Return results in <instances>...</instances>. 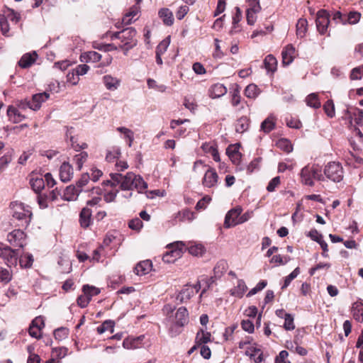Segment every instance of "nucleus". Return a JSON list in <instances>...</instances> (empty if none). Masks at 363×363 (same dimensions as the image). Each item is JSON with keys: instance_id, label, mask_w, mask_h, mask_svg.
Instances as JSON below:
<instances>
[{"instance_id": "nucleus-1", "label": "nucleus", "mask_w": 363, "mask_h": 363, "mask_svg": "<svg viewBox=\"0 0 363 363\" xmlns=\"http://www.w3.org/2000/svg\"><path fill=\"white\" fill-rule=\"evenodd\" d=\"M110 177L116 184H120L121 189L123 191L135 189L138 193H142L147 188V184L143 177L133 172H128L125 175L111 173Z\"/></svg>"}, {"instance_id": "nucleus-2", "label": "nucleus", "mask_w": 363, "mask_h": 363, "mask_svg": "<svg viewBox=\"0 0 363 363\" xmlns=\"http://www.w3.org/2000/svg\"><path fill=\"white\" fill-rule=\"evenodd\" d=\"M106 35L111 40L118 39L121 41L118 47L124 51L125 55L137 45L136 30L133 28H126L116 32L108 31Z\"/></svg>"}, {"instance_id": "nucleus-3", "label": "nucleus", "mask_w": 363, "mask_h": 363, "mask_svg": "<svg viewBox=\"0 0 363 363\" xmlns=\"http://www.w3.org/2000/svg\"><path fill=\"white\" fill-rule=\"evenodd\" d=\"M10 214L13 218L21 221L22 225H26L30 222L33 216L30 208L18 201L11 203Z\"/></svg>"}, {"instance_id": "nucleus-4", "label": "nucleus", "mask_w": 363, "mask_h": 363, "mask_svg": "<svg viewBox=\"0 0 363 363\" xmlns=\"http://www.w3.org/2000/svg\"><path fill=\"white\" fill-rule=\"evenodd\" d=\"M200 168H207L204 170L205 174L202 179L203 186L206 188L215 187L218 182V175L216 171L213 168L205 165L201 160H197L194 164L193 170L196 172L199 171Z\"/></svg>"}, {"instance_id": "nucleus-5", "label": "nucleus", "mask_w": 363, "mask_h": 363, "mask_svg": "<svg viewBox=\"0 0 363 363\" xmlns=\"http://www.w3.org/2000/svg\"><path fill=\"white\" fill-rule=\"evenodd\" d=\"M300 177L301 183L310 186L314 185V179L318 181L323 180L321 170L315 164H308L302 168L300 172Z\"/></svg>"}, {"instance_id": "nucleus-6", "label": "nucleus", "mask_w": 363, "mask_h": 363, "mask_svg": "<svg viewBox=\"0 0 363 363\" xmlns=\"http://www.w3.org/2000/svg\"><path fill=\"white\" fill-rule=\"evenodd\" d=\"M186 242L177 241L168 245L169 251L162 257L164 262H174L180 258L185 251Z\"/></svg>"}, {"instance_id": "nucleus-7", "label": "nucleus", "mask_w": 363, "mask_h": 363, "mask_svg": "<svg viewBox=\"0 0 363 363\" xmlns=\"http://www.w3.org/2000/svg\"><path fill=\"white\" fill-rule=\"evenodd\" d=\"M324 174L329 179L339 182L343 178V169L339 162H330L325 167Z\"/></svg>"}, {"instance_id": "nucleus-8", "label": "nucleus", "mask_w": 363, "mask_h": 363, "mask_svg": "<svg viewBox=\"0 0 363 363\" xmlns=\"http://www.w3.org/2000/svg\"><path fill=\"white\" fill-rule=\"evenodd\" d=\"M242 211V209L240 206L230 210L225 217L224 227L229 228L240 224V216Z\"/></svg>"}, {"instance_id": "nucleus-9", "label": "nucleus", "mask_w": 363, "mask_h": 363, "mask_svg": "<svg viewBox=\"0 0 363 363\" xmlns=\"http://www.w3.org/2000/svg\"><path fill=\"white\" fill-rule=\"evenodd\" d=\"M20 255L19 250H15L7 247H4L2 258L8 267H16L19 262Z\"/></svg>"}, {"instance_id": "nucleus-10", "label": "nucleus", "mask_w": 363, "mask_h": 363, "mask_svg": "<svg viewBox=\"0 0 363 363\" xmlns=\"http://www.w3.org/2000/svg\"><path fill=\"white\" fill-rule=\"evenodd\" d=\"M246 18L247 23H254L255 15L259 12L261 6L259 0H247Z\"/></svg>"}, {"instance_id": "nucleus-11", "label": "nucleus", "mask_w": 363, "mask_h": 363, "mask_svg": "<svg viewBox=\"0 0 363 363\" xmlns=\"http://www.w3.org/2000/svg\"><path fill=\"white\" fill-rule=\"evenodd\" d=\"M25 233L21 230H14L7 235V240L11 245L23 247L25 245Z\"/></svg>"}, {"instance_id": "nucleus-12", "label": "nucleus", "mask_w": 363, "mask_h": 363, "mask_svg": "<svg viewBox=\"0 0 363 363\" xmlns=\"http://www.w3.org/2000/svg\"><path fill=\"white\" fill-rule=\"evenodd\" d=\"M21 21V14L12 9L6 7L3 10L0 23L18 22Z\"/></svg>"}, {"instance_id": "nucleus-13", "label": "nucleus", "mask_w": 363, "mask_h": 363, "mask_svg": "<svg viewBox=\"0 0 363 363\" xmlns=\"http://www.w3.org/2000/svg\"><path fill=\"white\" fill-rule=\"evenodd\" d=\"M186 250L194 256H202L206 252L203 244L194 241L186 242L185 251Z\"/></svg>"}, {"instance_id": "nucleus-14", "label": "nucleus", "mask_w": 363, "mask_h": 363, "mask_svg": "<svg viewBox=\"0 0 363 363\" xmlns=\"http://www.w3.org/2000/svg\"><path fill=\"white\" fill-rule=\"evenodd\" d=\"M173 321L177 325L180 327L187 324L189 322V313L187 309L183 306L179 308L175 313Z\"/></svg>"}, {"instance_id": "nucleus-15", "label": "nucleus", "mask_w": 363, "mask_h": 363, "mask_svg": "<svg viewBox=\"0 0 363 363\" xmlns=\"http://www.w3.org/2000/svg\"><path fill=\"white\" fill-rule=\"evenodd\" d=\"M7 115L9 121L13 123H20L26 118L25 114L20 111L18 108H14L13 106L8 107Z\"/></svg>"}, {"instance_id": "nucleus-16", "label": "nucleus", "mask_w": 363, "mask_h": 363, "mask_svg": "<svg viewBox=\"0 0 363 363\" xmlns=\"http://www.w3.org/2000/svg\"><path fill=\"white\" fill-rule=\"evenodd\" d=\"M102 81L106 89L109 91L117 90L121 83V79L110 74L104 75L102 78Z\"/></svg>"}, {"instance_id": "nucleus-17", "label": "nucleus", "mask_w": 363, "mask_h": 363, "mask_svg": "<svg viewBox=\"0 0 363 363\" xmlns=\"http://www.w3.org/2000/svg\"><path fill=\"white\" fill-rule=\"evenodd\" d=\"M195 294V289L191 285L186 284L177 295V299L179 300L181 303H185Z\"/></svg>"}, {"instance_id": "nucleus-18", "label": "nucleus", "mask_w": 363, "mask_h": 363, "mask_svg": "<svg viewBox=\"0 0 363 363\" xmlns=\"http://www.w3.org/2000/svg\"><path fill=\"white\" fill-rule=\"evenodd\" d=\"M60 178L63 182H67L73 177V169L68 162H63L60 168Z\"/></svg>"}, {"instance_id": "nucleus-19", "label": "nucleus", "mask_w": 363, "mask_h": 363, "mask_svg": "<svg viewBox=\"0 0 363 363\" xmlns=\"http://www.w3.org/2000/svg\"><path fill=\"white\" fill-rule=\"evenodd\" d=\"M50 96V94L47 92H43L34 94L30 101V109L33 111L38 110L43 102H45Z\"/></svg>"}, {"instance_id": "nucleus-20", "label": "nucleus", "mask_w": 363, "mask_h": 363, "mask_svg": "<svg viewBox=\"0 0 363 363\" xmlns=\"http://www.w3.org/2000/svg\"><path fill=\"white\" fill-rule=\"evenodd\" d=\"M30 184L33 190L35 193L39 194L45 187V180L40 175L32 174L30 178Z\"/></svg>"}, {"instance_id": "nucleus-21", "label": "nucleus", "mask_w": 363, "mask_h": 363, "mask_svg": "<svg viewBox=\"0 0 363 363\" xmlns=\"http://www.w3.org/2000/svg\"><path fill=\"white\" fill-rule=\"evenodd\" d=\"M37 57L38 55L35 51L31 53H26L21 57L18 65L21 68H28L35 62Z\"/></svg>"}, {"instance_id": "nucleus-22", "label": "nucleus", "mask_w": 363, "mask_h": 363, "mask_svg": "<svg viewBox=\"0 0 363 363\" xmlns=\"http://www.w3.org/2000/svg\"><path fill=\"white\" fill-rule=\"evenodd\" d=\"M91 210L86 206L83 208L79 214L80 225L83 228H88L91 223Z\"/></svg>"}, {"instance_id": "nucleus-23", "label": "nucleus", "mask_w": 363, "mask_h": 363, "mask_svg": "<svg viewBox=\"0 0 363 363\" xmlns=\"http://www.w3.org/2000/svg\"><path fill=\"white\" fill-rule=\"evenodd\" d=\"M227 93L226 87L222 84H216L211 86L208 95L211 99L219 98Z\"/></svg>"}, {"instance_id": "nucleus-24", "label": "nucleus", "mask_w": 363, "mask_h": 363, "mask_svg": "<svg viewBox=\"0 0 363 363\" xmlns=\"http://www.w3.org/2000/svg\"><path fill=\"white\" fill-rule=\"evenodd\" d=\"M201 149L205 153L211 155L216 162L220 161V159L217 147L213 143H203Z\"/></svg>"}, {"instance_id": "nucleus-25", "label": "nucleus", "mask_w": 363, "mask_h": 363, "mask_svg": "<svg viewBox=\"0 0 363 363\" xmlns=\"http://www.w3.org/2000/svg\"><path fill=\"white\" fill-rule=\"evenodd\" d=\"M295 48L291 45H288L282 51V63L285 65L291 64L294 57Z\"/></svg>"}, {"instance_id": "nucleus-26", "label": "nucleus", "mask_w": 363, "mask_h": 363, "mask_svg": "<svg viewBox=\"0 0 363 363\" xmlns=\"http://www.w3.org/2000/svg\"><path fill=\"white\" fill-rule=\"evenodd\" d=\"M152 269V262L150 260H144L139 262L135 267V273L138 276L147 274Z\"/></svg>"}, {"instance_id": "nucleus-27", "label": "nucleus", "mask_w": 363, "mask_h": 363, "mask_svg": "<svg viewBox=\"0 0 363 363\" xmlns=\"http://www.w3.org/2000/svg\"><path fill=\"white\" fill-rule=\"evenodd\" d=\"M101 59V55L96 51H89L81 55L80 60L82 62H97Z\"/></svg>"}, {"instance_id": "nucleus-28", "label": "nucleus", "mask_w": 363, "mask_h": 363, "mask_svg": "<svg viewBox=\"0 0 363 363\" xmlns=\"http://www.w3.org/2000/svg\"><path fill=\"white\" fill-rule=\"evenodd\" d=\"M79 193V190L76 186L70 185L65 189L62 199L69 201H74L77 199Z\"/></svg>"}, {"instance_id": "nucleus-29", "label": "nucleus", "mask_w": 363, "mask_h": 363, "mask_svg": "<svg viewBox=\"0 0 363 363\" xmlns=\"http://www.w3.org/2000/svg\"><path fill=\"white\" fill-rule=\"evenodd\" d=\"M246 290L247 286L245 281L242 279H240L238 281L237 286L230 289V295L233 296L241 298L244 295Z\"/></svg>"}, {"instance_id": "nucleus-30", "label": "nucleus", "mask_w": 363, "mask_h": 363, "mask_svg": "<svg viewBox=\"0 0 363 363\" xmlns=\"http://www.w3.org/2000/svg\"><path fill=\"white\" fill-rule=\"evenodd\" d=\"M353 318L358 322H363V303L355 302L352 305Z\"/></svg>"}, {"instance_id": "nucleus-31", "label": "nucleus", "mask_w": 363, "mask_h": 363, "mask_svg": "<svg viewBox=\"0 0 363 363\" xmlns=\"http://www.w3.org/2000/svg\"><path fill=\"white\" fill-rule=\"evenodd\" d=\"M264 65L268 72L274 73L277 70V60L272 55H268L264 60Z\"/></svg>"}, {"instance_id": "nucleus-32", "label": "nucleus", "mask_w": 363, "mask_h": 363, "mask_svg": "<svg viewBox=\"0 0 363 363\" xmlns=\"http://www.w3.org/2000/svg\"><path fill=\"white\" fill-rule=\"evenodd\" d=\"M249 125L250 120L247 117H240L235 123V130L238 133H242L248 129Z\"/></svg>"}, {"instance_id": "nucleus-33", "label": "nucleus", "mask_w": 363, "mask_h": 363, "mask_svg": "<svg viewBox=\"0 0 363 363\" xmlns=\"http://www.w3.org/2000/svg\"><path fill=\"white\" fill-rule=\"evenodd\" d=\"M211 333L203 330L199 331L196 336V342L199 345H203L211 341Z\"/></svg>"}, {"instance_id": "nucleus-34", "label": "nucleus", "mask_w": 363, "mask_h": 363, "mask_svg": "<svg viewBox=\"0 0 363 363\" xmlns=\"http://www.w3.org/2000/svg\"><path fill=\"white\" fill-rule=\"evenodd\" d=\"M19 264L22 268L30 267L33 262V257L31 254L26 253L25 255H20Z\"/></svg>"}, {"instance_id": "nucleus-35", "label": "nucleus", "mask_w": 363, "mask_h": 363, "mask_svg": "<svg viewBox=\"0 0 363 363\" xmlns=\"http://www.w3.org/2000/svg\"><path fill=\"white\" fill-rule=\"evenodd\" d=\"M114 325L115 323L113 320H105L101 325L97 327V333L99 334H103L106 331H109L111 333H112L113 332Z\"/></svg>"}, {"instance_id": "nucleus-36", "label": "nucleus", "mask_w": 363, "mask_h": 363, "mask_svg": "<svg viewBox=\"0 0 363 363\" xmlns=\"http://www.w3.org/2000/svg\"><path fill=\"white\" fill-rule=\"evenodd\" d=\"M87 157L88 154L86 152H81L74 157L73 162L79 170L82 169L84 163L86 161Z\"/></svg>"}, {"instance_id": "nucleus-37", "label": "nucleus", "mask_w": 363, "mask_h": 363, "mask_svg": "<svg viewBox=\"0 0 363 363\" xmlns=\"http://www.w3.org/2000/svg\"><path fill=\"white\" fill-rule=\"evenodd\" d=\"M259 93V89L255 84H250L245 89V95L250 99L256 98Z\"/></svg>"}, {"instance_id": "nucleus-38", "label": "nucleus", "mask_w": 363, "mask_h": 363, "mask_svg": "<svg viewBox=\"0 0 363 363\" xmlns=\"http://www.w3.org/2000/svg\"><path fill=\"white\" fill-rule=\"evenodd\" d=\"M158 13L160 17L162 19L163 23H173V14L169 9H162L159 11Z\"/></svg>"}, {"instance_id": "nucleus-39", "label": "nucleus", "mask_w": 363, "mask_h": 363, "mask_svg": "<svg viewBox=\"0 0 363 363\" xmlns=\"http://www.w3.org/2000/svg\"><path fill=\"white\" fill-rule=\"evenodd\" d=\"M117 131L123 133L124 135V137L128 140V146L129 147H131L132 146V143L134 140V133L133 132L129 129V128H127L125 127H118L117 128Z\"/></svg>"}, {"instance_id": "nucleus-40", "label": "nucleus", "mask_w": 363, "mask_h": 363, "mask_svg": "<svg viewBox=\"0 0 363 363\" xmlns=\"http://www.w3.org/2000/svg\"><path fill=\"white\" fill-rule=\"evenodd\" d=\"M228 269V264L224 260L219 261L213 269L214 274L216 277L222 276Z\"/></svg>"}, {"instance_id": "nucleus-41", "label": "nucleus", "mask_w": 363, "mask_h": 363, "mask_svg": "<svg viewBox=\"0 0 363 363\" xmlns=\"http://www.w3.org/2000/svg\"><path fill=\"white\" fill-rule=\"evenodd\" d=\"M306 102L308 106L314 108H318L320 106L318 95L315 93L309 94L306 99Z\"/></svg>"}, {"instance_id": "nucleus-42", "label": "nucleus", "mask_w": 363, "mask_h": 363, "mask_svg": "<svg viewBox=\"0 0 363 363\" xmlns=\"http://www.w3.org/2000/svg\"><path fill=\"white\" fill-rule=\"evenodd\" d=\"M275 126L274 120L272 117L267 118L261 124V130L264 133H269Z\"/></svg>"}, {"instance_id": "nucleus-43", "label": "nucleus", "mask_w": 363, "mask_h": 363, "mask_svg": "<svg viewBox=\"0 0 363 363\" xmlns=\"http://www.w3.org/2000/svg\"><path fill=\"white\" fill-rule=\"evenodd\" d=\"M170 44V36H167L156 48V54L163 55Z\"/></svg>"}, {"instance_id": "nucleus-44", "label": "nucleus", "mask_w": 363, "mask_h": 363, "mask_svg": "<svg viewBox=\"0 0 363 363\" xmlns=\"http://www.w3.org/2000/svg\"><path fill=\"white\" fill-rule=\"evenodd\" d=\"M277 145L279 148L283 150L286 152H290L293 150L291 142L285 138H281L279 140L277 143Z\"/></svg>"}, {"instance_id": "nucleus-45", "label": "nucleus", "mask_w": 363, "mask_h": 363, "mask_svg": "<svg viewBox=\"0 0 363 363\" xmlns=\"http://www.w3.org/2000/svg\"><path fill=\"white\" fill-rule=\"evenodd\" d=\"M13 155L12 150H8L5 154L0 157V168L6 167L11 161Z\"/></svg>"}, {"instance_id": "nucleus-46", "label": "nucleus", "mask_w": 363, "mask_h": 363, "mask_svg": "<svg viewBox=\"0 0 363 363\" xmlns=\"http://www.w3.org/2000/svg\"><path fill=\"white\" fill-rule=\"evenodd\" d=\"M138 13V11L137 8H133L130 11L127 13L125 16L123 18L121 23H131L132 21L134 22L138 20V18H135Z\"/></svg>"}, {"instance_id": "nucleus-47", "label": "nucleus", "mask_w": 363, "mask_h": 363, "mask_svg": "<svg viewBox=\"0 0 363 363\" xmlns=\"http://www.w3.org/2000/svg\"><path fill=\"white\" fill-rule=\"evenodd\" d=\"M121 155V150L118 147H112L111 150H108L106 160L108 162H113L115 159L118 158Z\"/></svg>"}, {"instance_id": "nucleus-48", "label": "nucleus", "mask_w": 363, "mask_h": 363, "mask_svg": "<svg viewBox=\"0 0 363 363\" xmlns=\"http://www.w3.org/2000/svg\"><path fill=\"white\" fill-rule=\"evenodd\" d=\"M83 292L84 294H86L88 296H89V298L91 299V297L94 296H96L100 293V289L89 285H84L83 286Z\"/></svg>"}, {"instance_id": "nucleus-49", "label": "nucleus", "mask_w": 363, "mask_h": 363, "mask_svg": "<svg viewBox=\"0 0 363 363\" xmlns=\"http://www.w3.org/2000/svg\"><path fill=\"white\" fill-rule=\"evenodd\" d=\"M294 318L291 314L285 315L284 328L286 330H293L295 328Z\"/></svg>"}, {"instance_id": "nucleus-50", "label": "nucleus", "mask_w": 363, "mask_h": 363, "mask_svg": "<svg viewBox=\"0 0 363 363\" xmlns=\"http://www.w3.org/2000/svg\"><path fill=\"white\" fill-rule=\"evenodd\" d=\"M90 180V175L88 173L83 174L81 178L77 182V189L79 190V191H83V187L85 186Z\"/></svg>"}, {"instance_id": "nucleus-51", "label": "nucleus", "mask_w": 363, "mask_h": 363, "mask_svg": "<svg viewBox=\"0 0 363 363\" xmlns=\"http://www.w3.org/2000/svg\"><path fill=\"white\" fill-rule=\"evenodd\" d=\"M323 108L328 117L333 118L335 116V106L332 100H328L324 104Z\"/></svg>"}, {"instance_id": "nucleus-52", "label": "nucleus", "mask_w": 363, "mask_h": 363, "mask_svg": "<svg viewBox=\"0 0 363 363\" xmlns=\"http://www.w3.org/2000/svg\"><path fill=\"white\" fill-rule=\"evenodd\" d=\"M11 278L12 275L9 270L0 267V282L9 283Z\"/></svg>"}, {"instance_id": "nucleus-53", "label": "nucleus", "mask_w": 363, "mask_h": 363, "mask_svg": "<svg viewBox=\"0 0 363 363\" xmlns=\"http://www.w3.org/2000/svg\"><path fill=\"white\" fill-rule=\"evenodd\" d=\"M147 86L150 89H155L160 92L165 91L167 87L164 84H157V82L152 79H148L147 81Z\"/></svg>"}, {"instance_id": "nucleus-54", "label": "nucleus", "mask_w": 363, "mask_h": 363, "mask_svg": "<svg viewBox=\"0 0 363 363\" xmlns=\"http://www.w3.org/2000/svg\"><path fill=\"white\" fill-rule=\"evenodd\" d=\"M14 108H18L20 111L23 112L27 108L30 109V101L21 100L15 102L14 105H12Z\"/></svg>"}, {"instance_id": "nucleus-55", "label": "nucleus", "mask_w": 363, "mask_h": 363, "mask_svg": "<svg viewBox=\"0 0 363 363\" xmlns=\"http://www.w3.org/2000/svg\"><path fill=\"white\" fill-rule=\"evenodd\" d=\"M300 273L299 267H296L289 275L286 277L282 289L286 288L291 281L294 279Z\"/></svg>"}, {"instance_id": "nucleus-56", "label": "nucleus", "mask_w": 363, "mask_h": 363, "mask_svg": "<svg viewBox=\"0 0 363 363\" xmlns=\"http://www.w3.org/2000/svg\"><path fill=\"white\" fill-rule=\"evenodd\" d=\"M68 335V330L65 328H60L54 331V336L56 340H62Z\"/></svg>"}, {"instance_id": "nucleus-57", "label": "nucleus", "mask_w": 363, "mask_h": 363, "mask_svg": "<svg viewBox=\"0 0 363 363\" xmlns=\"http://www.w3.org/2000/svg\"><path fill=\"white\" fill-rule=\"evenodd\" d=\"M330 15L328 11L321 9L316 13L315 23H321L320 19L327 21V23H330Z\"/></svg>"}, {"instance_id": "nucleus-58", "label": "nucleus", "mask_w": 363, "mask_h": 363, "mask_svg": "<svg viewBox=\"0 0 363 363\" xmlns=\"http://www.w3.org/2000/svg\"><path fill=\"white\" fill-rule=\"evenodd\" d=\"M180 220L191 221L194 219V213L189 209H185L179 213Z\"/></svg>"}, {"instance_id": "nucleus-59", "label": "nucleus", "mask_w": 363, "mask_h": 363, "mask_svg": "<svg viewBox=\"0 0 363 363\" xmlns=\"http://www.w3.org/2000/svg\"><path fill=\"white\" fill-rule=\"evenodd\" d=\"M67 81L72 85H77L78 84L79 77L73 69L68 72L67 74Z\"/></svg>"}, {"instance_id": "nucleus-60", "label": "nucleus", "mask_w": 363, "mask_h": 363, "mask_svg": "<svg viewBox=\"0 0 363 363\" xmlns=\"http://www.w3.org/2000/svg\"><path fill=\"white\" fill-rule=\"evenodd\" d=\"M280 183H281L280 177H274L269 182V184L267 186V190L269 192H273L274 191H275L276 188L279 186Z\"/></svg>"}, {"instance_id": "nucleus-61", "label": "nucleus", "mask_w": 363, "mask_h": 363, "mask_svg": "<svg viewBox=\"0 0 363 363\" xmlns=\"http://www.w3.org/2000/svg\"><path fill=\"white\" fill-rule=\"evenodd\" d=\"M267 284V281L262 280L259 281L255 287L252 289L247 294V296H252L257 294L258 291L262 290Z\"/></svg>"}, {"instance_id": "nucleus-62", "label": "nucleus", "mask_w": 363, "mask_h": 363, "mask_svg": "<svg viewBox=\"0 0 363 363\" xmlns=\"http://www.w3.org/2000/svg\"><path fill=\"white\" fill-rule=\"evenodd\" d=\"M128 226L132 230H140L143 226V223L140 218H136L130 220Z\"/></svg>"}, {"instance_id": "nucleus-63", "label": "nucleus", "mask_w": 363, "mask_h": 363, "mask_svg": "<svg viewBox=\"0 0 363 363\" xmlns=\"http://www.w3.org/2000/svg\"><path fill=\"white\" fill-rule=\"evenodd\" d=\"M289 353L286 350H282L279 352V355L275 358V363H291L287 360Z\"/></svg>"}, {"instance_id": "nucleus-64", "label": "nucleus", "mask_w": 363, "mask_h": 363, "mask_svg": "<svg viewBox=\"0 0 363 363\" xmlns=\"http://www.w3.org/2000/svg\"><path fill=\"white\" fill-rule=\"evenodd\" d=\"M242 328L248 332L249 333H252L254 332L255 326L253 323L250 320H243L241 322Z\"/></svg>"}]
</instances>
